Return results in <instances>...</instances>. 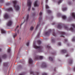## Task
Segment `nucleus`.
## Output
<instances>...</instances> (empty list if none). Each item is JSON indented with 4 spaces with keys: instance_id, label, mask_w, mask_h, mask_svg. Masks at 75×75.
Here are the masks:
<instances>
[{
    "instance_id": "nucleus-1",
    "label": "nucleus",
    "mask_w": 75,
    "mask_h": 75,
    "mask_svg": "<svg viewBox=\"0 0 75 75\" xmlns=\"http://www.w3.org/2000/svg\"><path fill=\"white\" fill-rule=\"evenodd\" d=\"M64 28L65 29L67 30H69L71 31L72 32L75 31V25L74 24H72L71 25V27L70 28H69L67 27V25L65 24H64Z\"/></svg>"
},
{
    "instance_id": "nucleus-2",
    "label": "nucleus",
    "mask_w": 75,
    "mask_h": 75,
    "mask_svg": "<svg viewBox=\"0 0 75 75\" xmlns=\"http://www.w3.org/2000/svg\"><path fill=\"white\" fill-rule=\"evenodd\" d=\"M33 47L35 48L36 49H38V51L39 52H42V46H38L36 45H35V43L34 42L33 43Z\"/></svg>"
},
{
    "instance_id": "nucleus-3",
    "label": "nucleus",
    "mask_w": 75,
    "mask_h": 75,
    "mask_svg": "<svg viewBox=\"0 0 75 75\" xmlns=\"http://www.w3.org/2000/svg\"><path fill=\"white\" fill-rule=\"evenodd\" d=\"M13 4V6L14 7L16 8V10L17 11H18V10H20V7H19V6L17 5V2L16 1H12Z\"/></svg>"
},
{
    "instance_id": "nucleus-4",
    "label": "nucleus",
    "mask_w": 75,
    "mask_h": 75,
    "mask_svg": "<svg viewBox=\"0 0 75 75\" xmlns=\"http://www.w3.org/2000/svg\"><path fill=\"white\" fill-rule=\"evenodd\" d=\"M32 2H31L30 0H28L27 1V5L28 6V11H30V9H31V4Z\"/></svg>"
},
{
    "instance_id": "nucleus-5",
    "label": "nucleus",
    "mask_w": 75,
    "mask_h": 75,
    "mask_svg": "<svg viewBox=\"0 0 75 75\" xmlns=\"http://www.w3.org/2000/svg\"><path fill=\"white\" fill-rule=\"evenodd\" d=\"M34 57L35 59H40V60H41L43 59V56H39L38 55H35Z\"/></svg>"
},
{
    "instance_id": "nucleus-6",
    "label": "nucleus",
    "mask_w": 75,
    "mask_h": 75,
    "mask_svg": "<svg viewBox=\"0 0 75 75\" xmlns=\"http://www.w3.org/2000/svg\"><path fill=\"white\" fill-rule=\"evenodd\" d=\"M13 24V21L11 20L9 21L6 24V25L7 26H11Z\"/></svg>"
},
{
    "instance_id": "nucleus-7",
    "label": "nucleus",
    "mask_w": 75,
    "mask_h": 75,
    "mask_svg": "<svg viewBox=\"0 0 75 75\" xmlns=\"http://www.w3.org/2000/svg\"><path fill=\"white\" fill-rule=\"evenodd\" d=\"M58 32L59 34H62V35L61 36V37H63V38H64V35H65V32L60 31H59Z\"/></svg>"
},
{
    "instance_id": "nucleus-8",
    "label": "nucleus",
    "mask_w": 75,
    "mask_h": 75,
    "mask_svg": "<svg viewBox=\"0 0 75 75\" xmlns=\"http://www.w3.org/2000/svg\"><path fill=\"white\" fill-rule=\"evenodd\" d=\"M41 67L43 68H44L47 67V64H46V63L45 62H42V65L41 66Z\"/></svg>"
},
{
    "instance_id": "nucleus-9",
    "label": "nucleus",
    "mask_w": 75,
    "mask_h": 75,
    "mask_svg": "<svg viewBox=\"0 0 75 75\" xmlns=\"http://www.w3.org/2000/svg\"><path fill=\"white\" fill-rule=\"evenodd\" d=\"M51 31V29L49 30V31L45 33V35H47L48 36V35H50V34Z\"/></svg>"
},
{
    "instance_id": "nucleus-10",
    "label": "nucleus",
    "mask_w": 75,
    "mask_h": 75,
    "mask_svg": "<svg viewBox=\"0 0 75 75\" xmlns=\"http://www.w3.org/2000/svg\"><path fill=\"white\" fill-rule=\"evenodd\" d=\"M4 18H9V16H8V14L7 13H5L4 15Z\"/></svg>"
},
{
    "instance_id": "nucleus-11",
    "label": "nucleus",
    "mask_w": 75,
    "mask_h": 75,
    "mask_svg": "<svg viewBox=\"0 0 75 75\" xmlns=\"http://www.w3.org/2000/svg\"><path fill=\"white\" fill-rule=\"evenodd\" d=\"M58 28L61 29L62 28V26H61V23H59L58 24V25L57 26Z\"/></svg>"
},
{
    "instance_id": "nucleus-12",
    "label": "nucleus",
    "mask_w": 75,
    "mask_h": 75,
    "mask_svg": "<svg viewBox=\"0 0 75 75\" xmlns=\"http://www.w3.org/2000/svg\"><path fill=\"white\" fill-rule=\"evenodd\" d=\"M29 62L30 64H33V60L31 59L30 58L29 60Z\"/></svg>"
},
{
    "instance_id": "nucleus-13",
    "label": "nucleus",
    "mask_w": 75,
    "mask_h": 75,
    "mask_svg": "<svg viewBox=\"0 0 75 75\" xmlns=\"http://www.w3.org/2000/svg\"><path fill=\"white\" fill-rule=\"evenodd\" d=\"M4 67H5L8 68V63H4Z\"/></svg>"
},
{
    "instance_id": "nucleus-14",
    "label": "nucleus",
    "mask_w": 75,
    "mask_h": 75,
    "mask_svg": "<svg viewBox=\"0 0 75 75\" xmlns=\"http://www.w3.org/2000/svg\"><path fill=\"white\" fill-rule=\"evenodd\" d=\"M34 7H38V5L37 4V1H35L34 4Z\"/></svg>"
},
{
    "instance_id": "nucleus-15",
    "label": "nucleus",
    "mask_w": 75,
    "mask_h": 75,
    "mask_svg": "<svg viewBox=\"0 0 75 75\" xmlns=\"http://www.w3.org/2000/svg\"><path fill=\"white\" fill-rule=\"evenodd\" d=\"M52 43H54L55 42V39L53 37L52 38Z\"/></svg>"
},
{
    "instance_id": "nucleus-16",
    "label": "nucleus",
    "mask_w": 75,
    "mask_h": 75,
    "mask_svg": "<svg viewBox=\"0 0 75 75\" xmlns=\"http://www.w3.org/2000/svg\"><path fill=\"white\" fill-rule=\"evenodd\" d=\"M61 52L62 53V54L66 53V52H67V50H62L61 51Z\"/></svg>"
},
{
    "instance_id": "nucleus-17",
    "label": "nucleus",
    "mask_w": 75,
    "mask_h": 75,
    "mask_svg": "<svg viewBox=\"0 0 75 75\" xmlns=\"http://www.w3.org/2000/svg\"><path fill=\"white\" fill-rule=\"evenodd\" d=\"M8 11H13V9L11 8H10L7 9Z\"/></svg>"
},
{
    "instance_id": "nucleus-18",
    "label": "nucleus",
    "mask_w": 75,
    "mask_h": 75,
    "mask_svg": "<svg viewBox=\"0 0 75 75\" xmlns=\"http://www.w3.org/2000/svg\"><path fill=\"white\" fill-rule=\"evenodd\" d=\"M69 64H71L72 63V59H70L69 60Z\"/></svg>"
},
{
    "instance_id": "nucleus-19",
    "label": "nucleus",
    "mask_w": 75,
    "mask_h": 75,
    "mask_svg": "<svg viewBox=\"0 0 75 75\" xmlns=\"http://www.w3.org/2000/svg\"><path fill=\"white\" fill-rule=\"evenodd\" d=\"M1 31L2 33L5 34L6 33V31L5 30H4L3 29H1Z\"/></svg>"
},
{
    "instance_id": "nucleus-20",
    "label": "nucleus",
    "mask_w": 75,
    "mask_h": 75,
    "mask_svg": "<svg viewBox=\"0 0 75 75\" xmlns=\"http://www.w3.org/2000/svg\"><path fill=\"white\" fill-rule=\"evenodd\" d=\"M49 59L50 61H52V62L54 61V59H53V58H52L51 57H49Z\"/></svg>"
},
{
    "instance_id": "nucleus-21",
    "label": "nucleus",
    "mask_w": 75,
    "mask_h": 75,
    "mask_svg": "<svg viewBox=\"0 0 75 75\" xmlns=\"http://www.w3.org/2000/svg\"><path fill=\"white\" fill-rule=\"evenodd\" d=\"M62 18H63V19H67V16L65 15H63L62 16Z\"/></svg>"
},
{
    "instance_id": "nucleus-22",
    "label": "nucleus",
    "mask_w": 75,
    "mask_h": 75,
    "mask_svg": "<svg viewBox=\"0 0 75 75\" xmlns=\"http://www.w3.org/2000/svg\"><path fill=\"white\" fill-rule=\"evenodd\" d=\"M3 58H7V55L6 54H4L2 56Z\"/></svg>"
},
{
    "instance_id": "nucleus-23",
    "label": "nucleus",
    "mask_w": 75,
    "mask_h": 75,
    "mask_svg": "<svg viewBox=\"0 0 75 75\" xmlns=\"http://www.w3.org/2000/svg\"><path fill=\"white\" fill-rule=\"evenodd\" d=\"M38 43L39 45H40L41 44V42L40 40H38Z\"/></svg>"
},
{
    "instance_id": "nucleus-24",
    "label": "nucleus",
    "mask_w": 75,
    "mask_h": 75,
    "mask_svg": "<svg viewBox=\"0 0 75 75\" xmlns=\"http://www.w3.org/2000/svg\"><path fill=\"white\" fill-rule=\"evenodd\" d=\"M17 33H15L13 35V38H15L16 37V36H17Z\"/></svg>"
},
{
    "instance_id": "nucleus-25",
    "label": "nucleus",
    "mask_w": 75,
    "mask_h": 75,
    "mask_svg": "<svg viewBox=\"0 0 75 75\" xmlns=\"http://www.w3.org/2000/svg\"><path fill=\"white\" fill-rule=\"evenodd\" d=\"M53 35H54V36H56V34L54 32V30H53V33H52Z\"/></svg>"
},
{
    "instance_id": "nucleus-26",
    "label": "nucleus",
    "mask_w": 75,
    "mask_h": 75,
    "mask_svg": "<svg viewBox=\"0 0 75 75\" xmlns=\"http://www.w3.org/2000/svg\"><path fill=\"white\" fill-rule=\"evenodd\" d=\"M40 32L38 33V35H37V38H39L40 37Z\"/></svg>"
},
{
    "instance_id": "nucleus-27",
    "label": "nucleus",
    "mask_w": 75,
    "mask_h": 75,
    "mask_svg": "<svg viewBox=\"0 0 75 75\" xmlns=\"http://www.w3.org/2000/svg\"><path fill=\"white\" fill-rule=\"evenodd\" d=\"M47 13L49 14H50V13H52V12L51 11V10H47Z\"/></svg>"
},
{
    "instance_id": "nucleus-28",
    "label": "nucleus",
    "mask_w": 75,
    "mask_h": 75,
    "mask_svg": "<svg viewBox=\"0 0 75 75\" xmlns=\"http://www.w3.org/2000/svg\"><path fill=\"white\" fill-rule=\"evenodd\" d=\"M33 29H34V27H33V26H31L30 28V30L31 31H32V30H33Z\"/></svg>"
},
{
    "instance_id": "nucleus-29",
    "label": "nucleus",
    "mask_w": 75,
    "mask_h": 75,
    "mask_svg": "<svg viewBox=\"0 0 75 75\" xmlns=\"http://www.w3.org/2000/svg\"><path fill=\"white\" fill-rule=\"evenodd\" d=\"M42 13L41 12H40L39 13V16H40V17H41L42 16Z\"/></svg>"
},
{
    "instance_id": "nucleus-30",
    "label": "nucleus",
    "mask_w": 75,
    "mask_h": 75,
    "mask_svg": "<svg viewBox=\"0 0 75 75\" xmlns=\"http://www.w3.org/2000/svg\"><path fill=\"white\" fill-rule=\"evenodd\" d=\"M62 11H66V10H67V8H64L62 9Z\"/></svg>"
},
{
    "instance_id": "nucleus-31",
    "label": "nucleus",
    "mask_w": 75,
    "mask_h": 75,
    "mask_svg": "<svg viewBox=\"0 0 75 75\" xmlns=\"http://www.w3.org/2000/svg\"><path fill=\"white\" fill-rule=\"evenodd\" d=\"M61 1H62V0H59L58 2V4H59L61 3Z\"/></svg>"
},
{
    "instance_id": "nucleus-32",
    "label": "nucleus",
    "mask_w": 75,
    "mask_h": 75,
    "mask_svg": "<svg viewBox=\"0 0 75 75\" xmlns=\"http://www.w3.org/2000/svg\"><path fill=\"white\" fill-rule=\"evenodd\" d=\"M10 3H7L6 4V6H10Z\"/></svg>"
},
{
    "instance_id": "nucleus-33",
    "label": "nucleus",
    "mask_w": 75,
    "mask_h": 75,
    "mask_svg": "<svg viewBox=\"0 0 75 75\" xmlns=\"http://www.w3.org/2000/svg\"><path fill=\"white\" fill-rule=\"evenodd\" d=\"M61 16V15L60 13H58L57 14V17H60Z\"/></svg>"
},
{
    "instance_id": "nucleus-34",
    "label": "nucleus",
    "mask_w": 75,
    "mask_h": 75,
    "mask_svg": "<svg viewBox=\"0 0 75 75\" xmlns=\"http://www.w3.org/2000/svg\"><path fill=\"white\" fill-rule=\"evenodd\" d=\"M72 41H75V37H74L72 39Z\"/></svg>"
},
{
    "instance_id": "nucleus-35",
    "label": "nucleus",
    "mask_w": 75,
    "mask_h": 75,
    "mask_svg": "<svg viewBox=\"0 0 75 75\" xmlns=\"http://www.w3.org/2000/svg\"><path fill=\"white\" fill-rule=\"evenodd\" d=\"M4 3L3 0H0V3Z\"/></svg>"
},
{
    "instance_id": "nucleus-36",
    "label": "nucleus",
    "mask_w": 75,
    "mask_h": 75,
    "mask_svg": "<svg viewBox=\"0 0 75 75\" xmlns=\"http://www.w3.org/2000/svg\"><path fill=\"white\" fill-rule=\"evenodd\" d=\"M10 51H11V49H9L8 50V52H10Z\"/></svg>"
},
{
    "instance_id": "nucleus-37",
    "label": "nucleus",
    "mask_w": 75,
    "mask_h": 75,
    "mask_svg": "<svg viewBox=\"0 0 75 75\" xmlns=\"http://www.w3.org/2000/svg\"><path fill=\"white\" fill-rule=\"evenodd\" d=\"M42 75H47V74L45 73H42Z\"/></svg>"
},
{
    "instance_id": "nucleus-38",
    "label": "nucleus",
    "mask_w": 75,
    "mask_h": 75,
    "mask_svg": "<svg viewBox=\"0 0 75 75\" xmlns=\"http://www.w3.org/2000/svg\"><path fill=\"white\" fill-rule=\"evenodd\" d=\"M45 6L46 8H49V6H48L47 5H46Z\"/></svg>"
},
{
    "instance_id": "nucleus-39",
    "label": "nucleus",
    "mask_w": 75,
    "mask_h": 75,
    "mask_svg": "<svg viewBox=\"0 0 75 75\" xmlns=\"http://www.w3.org/2000/svg\"><path fill=\"white\" fill-rule=\"evenodd\" d=\"M29 18V15H27L26 17V19H28Z\"/></svg>"
},
{
    "instance_id": "nucleus-40",
    "label": "nucleus",
    "mask_w": 75,
    "mask_h": 75,
    "mask_svg": "<svg viewBox=\"0 0 75 75\" xmlns=\"http://www.w3.org/2000/svg\"><path fill=\"white\" fill-rule=\"evenodd\" d=\"M39 25H40L39 24H38V25H37V26L36 28V29H37V28H38V27H39Z\"/></svg>"
},
{
    "instance_id": "nucleus-41",
    "label": "nucleus",
    "mask_w": 75,
    "mask_h": 75,
    "mask_svg": "<svg viewBox=\"0 0 75 75\" xmlns=\"http://www.w3.org/2000/svg\"><path fill=\"white\" fill-rule=\"evenodd\" d=\"M47 48H48L49 49V48H51V47L49 45H47Z\"/></svg>"
},
{
    "instance_id": "nucleus-42",
    "label": "nucleus",
    "mask_w": 75,
    "mask_h": 75,
    "mask_svg": "<svg viewBox=\"0 0 75 75\" xmlns=\"http://www.w3.org/2000/svg\"><path fill=\"white\" fill-rule=\"evenodd\" d=\"M24 22H25V21H24L23 23H21V25H20V27H21V26L22 25H23V24H24Z\"/></svg>"
},
{
    "instance_id": "nucleus-43",
    "label": "nucleus",
    "mask_w": 75,
    "mask_h": 75,
    "mask_svg": "<svg viewBox=\"0 0 75 75\" xmlns=\"http://www.w3.org/2000/svg\"><path fill=\"white\" fill-rule=\"evenodd\" d=\"M24 72L23 73H22L20 74L19 75H24Z\"/></svg>"
},
{
    "instance_id": "nucleus-44",
    "label": "nucleus",
    "mask_w": 75,
    "mask_h": 75,
    "mask_svg": "<svg viewBox=\"0 0 75 75\" xmlns=\"http://www.w3.org/2000/svg\"><path fill=\"white\" fill-rule=\"evenodd\" d=\"M26 45H27V46H29V42H28L27 43H26Z\"/></svg>"
},
{
    "instance_id": "nucleus-45",
    "label": "nucleus",
    "mask_w": 75,
    "mask_h": 75,
    "mask_svg": "<svg viewBox=\"0 0 75 75\" xmlns=\"http://www.w3.org/2000/svg\"><path fill=\"white\" fill-rule=\"evenodd\" d=\"M56 54V52H54L53 53H52V54H53V55H55Z\"/></svg>"
},
{
    "instance_id": "nucleus-46",
    "label": "nucleus",
    "mask_w": 75,
    "mask_h": 75,
    "mask_svg": "<svg viewBox=\"0 0 75 75\" xmlns=\"http://www.w3.org/2000/svg\"><path fill=\"white\" fill-rule=\"evenodd\" d=\"M58 45H61V43H60V42H59V43H58Z\"/></svg>"
},
{
    "instance_id": "nucleus-47",
    "label": "nucleus",
    "mask_w": 75,
    "mask_h": 75,
    "mask_svg": "<svg viewBox=\"0 0 75 75\" xmlns=\"http://www.w3.org/2000/svg\"><path fill=\"white\" fill-rule=\"evenodd\" d=\"M36 74L37 75H38V74H39V73H38V72H36Z\"/></svg>"
},
{
    "instance_id": "nucleus-48",
    "label": "nucleus",
    "mask_w": 75,
    "mask_h": 75,
    "mask_svg": "<svg viewBox=\"0 0 75 75\" xmlns=\"http://www.w3.org/2000/svg\"><path fill=\"white\" fill-rule=\"evenodd\" d=\"M19 27V26L18 25L16 27V28L15 29V30H16L17 29V28H18Z\"/></svg>"
},
{
    "instance_id": "nucleus-49",
    "label": "nucleus",
    "mask_w": 75,
    "mask_h": 75,
    "mask_svg": "<svg viewBox=\"0 0 75 75\" xmlns=\"http://www.w3.org/2000/svg\"><path fill=\"white\" fill-rule=\"evenodd\" d=\"M55 22H53L52 24V25H55Z\"/></svg>"
},
{
    "instance_id": "nucleus-50",
    "label": "nucleus",
    "mask_w": 75,
    "mask_h": 75,
    "mask_svg": "<svg viewBox=\"0 0 75 75\" xmlns=\"http://www.w3.org/2000/svg\"><path fill=\"white\" fill-rule=\"evenodd\" d=\"M32 10L34 11V10H35V9L34 8H32Z\"/></svg>"
},
{
    "instance_id": "nucleus-51",
    "label": "nucleus",
    "mask_w": 75,
    "mask_h": 75,
    "mask_svg": "<svg viewBox=\"0 0 75 75\" xmlns=\"http://www.w3.org/2000/svg\"><path fill=\"white\" fill-rule=\"evenodd\" d=\"M69 56V55L68 54H67V55H66V57H68Z\"/></svg>"
},
{
    "instance_id": "nucleus-52",
    "label": "nucleus",
    "mask_w": 75,
    "mask_h": 75,
    "mask_svg": "<svg viewBox=\"0 0 75 75\" xmlns=\"http://www.w3.org/2000/svg\"><path fill=\"white\" fill-rule=\"evenodd\" d=\"M1 61H2L1 60V58H0V63L1 62Z\"/></svg>"
},
{
    "instance_id": "nucleus-53",
    "label": "nucleus",
    "mask_w": 75,
    "mask_h": 75,
    "mask_svg": "<svg viewBox=\"0 0 75 75\" xmlns=\"http://www.w3.org/2000/svg\"><path fill=\"white\" fill-rule=\"evenodd\" d=\"M41 19H39V23H40V21H41Z\"/></svg>"
},
{
    "instance_id": "nucleus-54",
    "label": "nucleus",
    "mask_w": 75,
    "mask_h": 75,
    "mask_svg": "<svg viewBox=\"0 0 75 75\" xmlns=\"http://www.w3.org/2000/svg\"><path fill=\"white\" fill-rule=\"evenodd\" d=\"M66 42V41H67V40L66 39H65L64 40Z\"/></svg>"
},
{
    "instance_id": "nucleus-55",
    "label": "nucleus",
    "mask_w": 75,
    "mask_h": 75,
    "mask_svg": "<svg viewBox=\"0 0 75 75\" xmlns=\"http://www.w3.org/2000/svg\"><path fill=\"white\" fill-rule=\"evenodd\" d=\"M67 46H69V44L68 43V44H67Z\"/></svg>"
},
{
    "instance_id": "nucleus-56",
    "label": "nucleus",
    "mask_w": 75,
    "mask_h": 75,
    "mask_svg": "<svg viewBox=\"0 0 75 75\" xmlns=\"http://www.w3.org/2000/svg\"><path fill=\"white\" fill-rule=\"evenodd\" d=\"M17 33H19V30H18L17 31Z\"/></svg>"
},
{
    "instance_id": "nucleus-57",
    "label": "nucleus",
    "mask_w": 75,
    "mask_h": 75,
    "mask_svg": "<svg viewBox=\"0 0 75 75\" xmlns=\"http://www.w3.org/2000/svg\"><path fill=\"white\" fill-rule=\"evenodd\" d=\"M35 14H33V16H35Z\"/></svg>"
},
{
    "instance_id": "nucleus-58",
    "label": "nucleus",
    "mask_w": 75,
    "mask_h": 75,
    "mask_svg": "<svg viewBox=\"0 0 75 75\" xmlns=\"http://www.w3.org/2000/svg\"><path fill=\"white\" fill-rule=\"evenodd\" d=\"M2 50L0 48V51H1Z\"/></svg>"
},
{
    "instance_id": "nucleus-59",
    "label": "nucleus",
    "mask_w": 75,
    "mask_h": 75,
    "mask_svg": "<svg viewBox=\"0 0 75 75\" xmlns=\"http://www.w3.org/2000/svg\"><path fill=\"white\" fill-rule=\"evenodd\" d=\"M54 71H56V70H55V69H54Z\"/></svg>"
},
{
    "instance_id": "nucleus-60",
    "label": "nucleus",
    "mask_w": 75,
    "mask_h": 75,
    "mask_svg": "<svg viewBox=\"0 0 75 75\" xmlns=\"http://www.w3.org/2000/svg\"><path fill=\"white\" fill-rule=\"evenodd\" d=\"M19 40H21V38H19Z\"/></svg>"
},
{
    "instance_id": "nucleus-61",
    "label": "nucleus",
    "mask_w": 75,
    "mask_h": 75,
    "mask_svg": "<svg viewBox=\"0 0 75 75\" xmlns=\"http://www.w3.org/2000/svg\"><path fill=\"white\" fill-rule=\"evenodd\" d=\"M39 19H42V18H39Z\"/></svg>"
},
{
    "instance_id": "nucleus-62",
    "label": "nucleus",
    "mask_w": 75,
    "mask_h": 75,
    "mask_svg": "<svg viewBox=\"0 0 75 75\" xmlns=\"http://www.w3.org/2000/svg\"><path fill=\"white\" fill-rule=\"evenodd\" d=\"M26 21H27L28 20V19H26Z\"/></svg>"
},
{
    "instance_id": "nucleus-63",
    "label": "nucleus",
    "mask_w": 75,
    "mask_h": 75,
    "mask_svg": "<svg viewBox=\"0 0 75 75\" xmlns=\"http://www.w3.org/2000/svg\"><path fill=\"white\" fill-rule=\"evenodd\" d=\"M0 12H1V11L0 10Z\"/></svg>"
},
{
    "instance_id": "nucleus-64",
    "label": "nucleus",
    "mask_w": 75,
    "mask_h": 75,
    "mask_svg": "<svg viewBox=\"0 0 75 75\" xmlns=\"http://www.w3.org/2000/svg\"><path fill=\"white\" fill-rule=\"evenodd\" d=\"M71 20V19H69V20Z\"/></svg>"
}]
</instances>
